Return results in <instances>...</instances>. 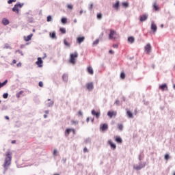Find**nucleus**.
Here are the masks:
<instances>
[{
    "label": "nucleus",
    "instance_id": "a19ab883",
    "mask_svg": "<svg viewBox=\"0 0 175 175\" xmlns=\"http://www.w3.org/2000/svg\"><path fill=\"white\" fill-rule=\"evenodd\" d=\"M120 78H122V79H125V73L121 72V74H120Z\"/></svg>",
    "mask_w": 175,
    "mask_h": 175
},
{
    "label": "nucleus",
    "instance_id": "2f4dec72",
    "mask_svg": "<svg viewBox=\"0 0 175 175\" xmlns=\"http://www.w3.org/2000/svg\"><path fill=\"white\" fill-rule=\"evenodd\" d=\"M23 92H24L23 91H20L19 92H18L16 94V98H20V96H21Z\"/></svg>",
    "mask_w": 175,
    "mask_h": 175
},
{
    "label": "nucleus",
    "instance_id": "f8f14e48",
    "mask_svg": "<svg viewBox=\"0 0 175 175\" xmlns=\"http://www.w3.org/2000/svg\"><path fill=\"white\" fill-rule=\"evenodd\" d=\"M159 89L163 91H167V85L166 83H164L163 85H159Z\"/></svg>",
    "mask_w": 175,
    "mask_h": 175
},
{
    "label": "nucleus",
    "instance_id": "ea45409f",
    "mask_svg": "<svg viewBox=\"0 0 175 175\" xmlns=\"http://www.w3.org/2000/svg\"><path fill=\"white\" fill-rule=\"evenodd\" d=\"M51 20H52L51 16L49 15V16H47L46 21H47L48 23H50V21H51Z\"/></svg>",
    "mask_w": 175,
    "mask_h": 175
},
{
    "label": "nucleus",
    "instance_id": "7ed1b4c3",
    "mask_svg": "<svg viewBox=\"0 0 175 175\" xmlns=\"http://www.w3.org/2000/svg\"><path fill=\"white\" fill-rule=\"evenodd\" d=\"M24 6V3H17L14 5V8H12V12L18 14L20 12V9Z\"/></svg>",
    "mask_w": 175,
    "mask_h": 175
},
{
    "label": "nucleus",
    "instance_id": "8fccbe9b",
    "mask_svg": "<svg viewBox=\"0 0 175 175\" xmlns=\"http://www.w3.org/2000/svg\"><path fill=\"white\" fill-rule=\"evenodd\" d=\"M115 105H116L117 106H118V105H120V100H116L115 102Z\"/></svg>",
    "mask_w": 175,
    "mask_h": 175
},
{
    "label": "nucleus",
    "instance_id": "f03ea898",
    "mask_svg": "<svg viewBox=\"0 0 175 175\" xmlns=\"http://www.w3.org/2000/svg\"><path fill=\"white\" fill-rule=\"evenodd\" d=\"M77 57H79V54L77 53V52H75L74 53H71L70 55V64H72V65H75V64H76V58H77Z\"/></svg>",
    "mask_w": 175,
    "mask_h": 175
},
{
    "label": "nucleus",
    "instance_id": "412c9836",
    "mask_svg": "<svg viewBox=\"0 0 175 175\" xmlns=\"http://www.w3.org/2000/svg\"><path fill=\"white\" fill-rule=\"evenodd\" d=\"M70 132H72V129H66L64 133L65 136L66 137L69 136Z\"/></svg>",
    "mask_w": 175,
    "mask_h": 175
},
{
    "label": "nucleus",
    "instance_id": "e433bc0d",
    "mask_svg": "<svg viewBox=\"0 0 175 175\" xmlns=\"http://www.w3.org/2000/svg\"><path fill=\"white\" fill-rule=\"evenodd\" d=\"M3 49H12V47H10L9 44H5Z\"/></svg>",
    "mask_w": 175,
    "mask_h": 175
},
{
    "label": "nucleus",
    "instance_id": "f704fd0d",
    "mask_svg": "<svg viewBox=\"0 0 175 175\" xmlns=\"http://www.w3.org/2000/svg\"><path fill=\"white\" fill-rule=\"evenodd\" d=\"M60 32H62V33H66V29L60 28Z\"/></svg>",
    "mask_w": 175,
    "mask_h": 175
},
{
    "label": "nucleus",
    "instance_id": "2eb2a0df",
    "mask_svg": "<svg viewBox=\"0 0 175 175\" xmlns=\"http://www.w3.org/2000/svg\"><path fill=\"white\" fill-rule=\"evenodd\" d=\"M151 29H152V31H153V32H157V25H155L154 21H152Z\"/></svg>",
    "mask_w": 175,
    "mask_h": 175
},
{
    "label": "nucleus",
    "instance_id": "393cba45",
    "mask_svg": "<svg viewBox=\"0 0 175 175\" xmlns=\"http://www.w3.org/2000/svg\"><path fill=\"white\" fill-rule=\"evenodd\" d=\"M126 114H127L129 118H133V114L130 111H127Z\"/></svg>",
    "mask_w": 175,
    "mask_h": 175
},
{
    "label": "nucleus",
    "instance_id": "aec40b11",
    "mask_svg": "<svg viewBox=\"0 0 175 175\" xmlns=\"http://www.w3.org/2000/svg\"><path fill=\"white\" fill-rule=\"evenodd\" d=\"M87 70L89 75H94V69L92 67H88Z\"/></svg>",
    "mask_w": 175,
    "mask_h": 175
},
{
    "label": "nucleus",
    "instance_id": "dca6fc26",
    "mask_svg": "<svg viewBox=\"0 0 175 175\" xmlns=\"http://www.w3.org/2000/svg\"><path fill=\"white\" fill-rule=\"evenodd\" d=\"M147 18H148V15L144 14V15L140 16V21L142 23H143L144 21H146V20H147Z\"/></svg>",
    "mask_w": 175,
    "mask_h": 175
},
{
    "label": "nucleus",
    "instance_id": "20e7f679",
    "mask_svg": "<svg viewBox=\"0 0 175 175\" xmlns=\"http://www.w3.org/2000/svg\"><path fill=\"white\" fill-rule=\"evenodd\" d=\"M143 167H146V162H139V164L133 165L135 170H142Z\"/></svg>",
    "mask_w": 175,
    "mask_h": 175
},
{
    "label": "nucleus",
    "instance_id": "37998d69",
    "mask_svg": "<svg viewBox=\"0 0 175 175\" xmlns=\"http://www.w3.org/2000/svg\"><path fill=\"white\" fill-rule=\"evenodd\" d=\"M97 18H98V20H100V19H102V14H97Z\"/></svg>",
    "mask_w": 175,
    "mask_h": 175
},
{
    "label": "nucleus",
    "instance_id": "39448f33",
    "mask_svg": "<svg viewBox=\"0 0 175 175\" xmlns=\"http://www.w3.org/2000/svg\"><path fill=\"white\" fill-rule=\"evenodd\" d=\"M117 32L113 29H110V33L109 34V39H117Z\"/></svg>",
    "mask_w": 175,
    "mask_h": 175
},
{
    "label": "nucleus",
    "instance_id": "bb28decb",
    "mask_svg": "<svg viewBox=\"0 0 175 175\" xmlns=\"http://www.w3.org/2000/svg\"><path fill=\"white\" fill-rule=\"evenodd\" d=\"M128 41L130 42V43H133V42H135V38L133 37H129L128 38Z\"/></svg>",
    "mask_w": 175,
    "mask_h": 175
},
{
    "label": "nucleus",
    "instance_id": "b1692460",
    "mask_svg": "<svg viewBox=\"0 0 175 175\" xmlns=\"http://www.w3.org/2000/svg\"><path fill=\"white\" fill-rule=\"evenodd\" d=\"M68 74H64L62 76V79L64 81H65L66 83L68 82Z\"/></svg>",
    "mask_w": 175,
    "mask_h": 175
},
{
    "label": "nucleus",
    "instance_id": "9b49d317",
    "mask_svg": "<svg viewBox=\"0 0 175 175\" xmlns=\"http://www.w3.org/2000/svg\"><path fill=\"white\" fill-rule=\"evenodd\" d=\"M107 116L109 117V118H113V116L116 117V116H117V112L109 111L107 112Z\"/></svg>",
    "mask_w": 175,
    "mask_h": 175
},
{
    "label": "nucleus",
    "instance_id": "de8ad7c7",
    "mask_svg": "<svg viewBox=\"0 0 175 175\" xmlns=\"http://www.w3.org/2000/svg\"><path fill=\"white\" fill-rule=\"evenodd\" d=\"M113 49H118V44H113Z\"/></svg>",
    "mask_w": 175,
    "mask_h": 175
},
{
    "label": "nucleus",
    "instance_id": "864d4df0",
    "mask_svg": "<svg viewBox=\"0 0 175 175\" xmlns=\"http://www.w3.org/2000/svg\"><path fill=\"white\" fill-rule=\"evenodd\" d=\"M78 114L79 116H83V112L81 111H79Z\"/></svg>",
    "mask_w": 175,
    "mask_h": 175
},
{
    "label": "nucleus",
    "instance_id": "4468645a",
    "mask_svg": "<svg viewBox=\"0 0 175 175\" xmlns=\"http://www.w3.org/2000/svg\"><path fill=\"white\" fill-rule=\"evenodd\" d=\"M108 144L111 146V148H113V150H116L117 148V146L113 143V141L111 139H109L108 141Z\"/></svg>",
    "mask_w": 175,
    "mask_h": 175
},
{
    "label": "nucleus",
    "instance_id": "e2e57ef3",
    "mask_svg": "<svg viewBox=\"0 0 175 175\" xmlns=\"http://www.w3.org/2000/svg\"><path fill=\"white\" fill-rule=\"evenodd\" d=\"M74 23H77V19H75V20H74Z\"/></svg>",
    "mask_w": 175,
    "mask_h": 175
},
{
    "label": "nucleus",
    "instance_id": "338daca9",
    "mask_svg": "<svg viewBox=\"0 0 175 175\" xmlns=\"http://www.w3.org/2000/svg\"><path fill=\"white\" fill-rule=\"evenodd\" d=\"M46 114H49V111H45Z\"/></svg>",
    "mask_w": 175,
    "mask_h": 175
},
{
    "label": "nucleus",
    "instance_id": "79ce46f5",
    "mask_svg": "<svg viewBox=\"0 0 175 175\" xmlns=\"http://www.w3.org/2000/svg\"><path fill=\"white\" fill-rule=\"evenodd\" d=\"M17 0H8V3L10 5L11 3H13V2H16Z\"/></svg>",
    "mask_w": 175,
    "mask_h": 175
},
{
    "label": "nucleus",
    "instance_id": "0e129e2a",
    "mask_svg": "<svg viewBox=\"0 0 175 175\" xmlns=\"http://www.w3.org/2000/svg\"><path fill=\"white\" fill-rule=\"evenodd\" d=\"M73 124H79V122H72Z\"/></svg>",
    "mask_w": 175,
    "mask_h": 175
},
{
    "label": "nucleus",
    "instance_id": "a18cd8bd",
    "mask_svg": "<svg viewBox=\"0 0 175 175\" xmlns=\"http://www.w3.org/2000/svg\"><path fill=\"white\" fill-rule=\"evenodd\" d=\"M67 8H68V9L72 10V9H73V5H72V4H69V5H67Z\"/></svg>",
    "mask_w": 175,
    "mask_h": 175
},
{
    "label": "nucleus",
    "instance_id": "5fc2aeb1",
    "mask_svg": "<svg viewBox=\"0 0 175 175\" xmlns=\"http://www.w3.org/2000/svg\"><path fill=\"white\" fill-rule=\"evenodd\" d=\"M88 151V150L87 149V148H83V152H87Z\"/></svg>",
    "mask_w": 175,
    "mask_h": 175
},
{
    "label": "nucleus",
    "instance_id": "774afa93",
    "mask_svg": "<svg viewBox=\"0 0 175 175\" xmlns=\"http://www.w3.org/2000/svg\"><path fill=\"white\" fill-rule=\"evenodd\" d=\"M90 120H91L92 122H94V118H91Z\"/></svg>",
    "mask_w": 175,
    "mask_h": 175
},
{
    "label": "nucleus",
    "instance_id": "c9c22d12",
    "mask_svg": "<svg viewBox=\"0 0 175 175\" xmlns=\"http://www.w3.org/2000/svg\"><path fill=\"white\" fill-rule=\"evenodd\" d=\"M8 96H9V94H8V93H5L3 94V98L4 99H8Z\"/></svg>",
    "mask_w": 175,
    "mask_h": 175
},
{
    "label": "nucleus",
    "instance_id": "a878e982",
    "mask_svg": "<svg viewBox=\"0 0 175 175\" xmlns=\"http://www.w3.org/2000/svg\"><path fill=\"white\" fill-rule=\"evenodd\" d=\"M115 140L117 143H122V139L120 137H116Z\"/></svg>",
    "mask_w": 175,
    "mask_h": 175
},
{
    "label": "nucleus",
    "instance_id": "c756f323",
    "mask_svg": "<svg viewBox=\"0 0 175 175\" xmlns=\"http://www.w3.org/2000/svg\"><path fill=\"white\" fill-rule=\"evenodd\" d=\"M64 43L65 44V46H67V47H70V44H69V42H68V41L66 40H64Z\"/></svg>",
    "mask_w": 175,
    "mask_h": 175
},
{
    "label": "nucleus",
    "instance_id": "6e6552de",
    "mask_svg": "<svg viewBox=\"0 0 175 175\" xmlns=\"http://www.w3.org/2000/svg\"><path fill=\"white\" fill-rule=\"evenodd\" d=\"M92 116H94L96 117V118L98 119L100 117V111L96 112L95 109H92Z\"/></svg>",
    "mask_w": 175,
    "mask_h": 175
},
{
    "label": "nucleus",
    "instance_id": "680f3d73",
    "mask_svg": "<svg viewBox=\"0 0 175 175\" xmlns=\"http://www.w3.org/2000/svg\"><path fill=\"white\" fill-rule=\"evenodd\" d=\"M86 122H90V118H87Z\"/></svg>",
    "mask_w": 175,
    "mask_h": 175
},
{
    "label": "nucleus",
    "instance_id": "a211bd4d",
    "mask_svg": "<svg viewBox=\"0 0 175 175\" xmlns=\"http://www.w3.org/2000/svg\"><path fill=\"white\" fill-rule=\"evenodd\" d=\"M85 39V38H84V37H79L77 38V43L81 44V43H83V42H84Z\"/></svg>",
    "mask_w": 175,
    "mask_h": 175
},
{
    "label": "nucleus",
    "instance_id": "c03bdc74",
    "mask_svg": "<svg viewBox=\"0 0 175 175\" xmlns=\"http://www.w3.org/2000/svg\"><path fill=\"white\" fill-rule=\"evenodd\" d=\"M118 128H119L120 131H122V129L124 128V126H122V124H119Z\"/></svg>",
    "mask_w": 175,
    "mask_h": 175
},
{
    "label": "nucleus",
    "instance_id": "6ab92c4d",
    "mask_svg": "<svg viewBox=\"0 0 175 175\" xmlns=\"http://www.w3.org/2000/svg\"><path fill=\"white\" fill-rule=\"evenodd\" d=\"M49 36L51 38V39H57V35L55 34V31L50 33Z\"/></svg>",
    "mask_w": 175,
    "mask_h": 175
},
{
    "label": "nucleus",
    "instance_id": "4c0bfd02",
    "mask_svg": "<svg viewBox=\"0 0 175 175\" xmlns=\"http://www.w3.org/2000/svg\"><path fill=\"white\" fill-rule=\"evenodd\" d=\"M164 158L165 161H169V158H170V156H169V154H166Z\"/></svg>",
    "mask_w": 175,
    "mask_h": 175
},
{
    "label": "nucleus",
    "instance_id": "1a4fd4ad",
    "mask_svg": "<svg viewBox=\"0 0 175 175\" xmlns=\"http://www.w3.org/2000/svg\"><path fill=\"white\" fill-rule=\"evenodd\" d=\"M45 104H46V106H47L48 107H51L54 105V101L51 100L50 99H48L46 101H45Z\"/></svg>",
    "mask_w": 175,
    "mask_h": 175
},
{
    "label": "nucleus",
    "instance_id": "13d9d810",
    "mask_svg": "<svg viewBox=\"0 0 175 175\" xmlns=\"http://www.w3.org/2000/svg\"><path fill=\"white\" fill-rule=\"evenodd\" d=\"M93 6H94V5H93V4H91L90 6V8H89V9H90V10L92 9Z\"/></svg>",
    "mask_w": 175,
    "mask_h": 175
},
{
    "label": "nucleus",
    "instance_id": "6e6d98bb",
    "mask_svg": "<svg viewBox=\"0 0 175 175\" xmlns=\"http://www.w3.org/2000/svg\"><path fill=\"white\" fill-rule=\"evenodd\" d=\"M109 54H114V51L113 50H109Z\"/></svg>",
    "mask_w": 175,
    "mask_h": 175
},
{
    "label": "nucleus",
    "instance_id": "052dcab7",
    "mask_svg": "<svg viewBox=\"0 0 175 175\" xmlns=\"http://www.w3.org/2000/svg\"><path fill=\"white\" fill-rule=\"evenodd\" d=\"M16 62H17V61H16V59H14V60L12 61V64H16Z\"/></svg>",
    "mask_w": 175,
    "mask_h": 175
},
{
    "label": "nucleus",
    "instance_id": "9d476101",
    "mask_svg": "<svg viewBox=\"0 0 175 175\" xmlns=\"http://www.w3.org/2000/svg\"><path fill=\"white\" fill-rule=\"evenodd\" d=\"M36 64L39 68H42L43 66V60H42V58L38 57Z\"/></svg>",
    "mask_w": 175,
    "mask_h": 175
},
{
    "label": "nucleus",
    "instance_id": "72a5a7b5",
    "mask_svg": "<svg viewBox=\"0 0 175 175\" xmlns=\"http://www.w3.org/2000/svg\"><path fill=\"white\" fill-rule=\"evenodd\" d=\"M98 43H99V39H97L93 42V46H96Z\"/></svg>",
    "mask_w": 175,
    "mask_h": 175
},
{
    "label": "nucleus",
    "instance_id": "69168bd1",
    "mask_svg": "<svg viewBox=\"0 0 175 175\" xmlns=\"http://www.w3.org/2000/svg\"><path fill=\"white\" fill-rule=\"evenodd\" d=\"M44 118H47V116L46 115H44Z\"/></svg>",
    "mask_w": 175,
    "mask_h": 175
},
{
    "label": "nucleus",
    "instance_id": "ddd939ff",
    "mask_svg": "<svg viewBox=\"0 0 175 175\" xmlns=\"http://www.w3.org/2000/svg\"><path fill=\"white\" fill-rule=\"evenodd\" d=\"M1 23L3 25H9L10 23V22L6 18H3L1 21Z\"/></svg>",
    "mask_w": 175,
    "mask_h": 175
},
{
    "label": "nucleus",
    "instance_id": "cd10ccee",
    "mask_svg": "<svg viewBox=\"0 0 175 175\" xmlns=\"http://www.w3.org/2000/svg\"><path fill=\"white\" fill-rule=\"evenodd\" d=\"M122 5L124 8H129V3H128V2H124V3H122Z\"/></svg>",
    "mask_w": 175,
    "mask_h": 175
},
{
    "label": "nucleus",
    "instance_id": "4be33fe9",
    "mask_svg": "<svg viewBox=\"0 0 175 175\" xmlns=\"http://www.w3.org/2000/svg\"><path fill=\"white\" fill-rule=\"evenodd\" d=\"M120 6V1H117L115 4L113 5V8H116V10H118Z\"/></svg>",
    "mask_w": 175,
    "mask_h": 175
},
{
    "label": "nucleus",
    "instance_id": "603ef678",
    "mask_svg": "<svg viewBox=\"0 0 175 175\" xmlns=\"http://www.w3.org/2000/svg\"><path fill=\"white\" fill-rule=\"evenodd\" d=\"M16 53H19V54H21V55H24L21 51H16Z\"/></svg>",
    "mask_w": 175,
    "mask_h": 175
},
{
    "label": "nucleus",
    "instance_id": "49530a36",
    "mask_svg": "<svg viewBox=\"0 0 175 175\" xmlns=\"http://www.w3.org/2000/svg\"><path fill=\"white\" fill-rule=\"evenodd\" d=\"M71 132H72L73 135H76V130L75 129H71Z\"/></svg>",
    "mask_w": 175,
    "mask_h": 175
},
{
    "label": "nucleus",
    "instance_id": "f3484780",
    "mask_svg": "<svg viewBox=\"0 0 175 175\" xmlns=\"http://www.w3.org/2000/svg\"><path fill=\"white\" fill-rule=\"evenodd\" d=\"M107 128H108L107 124H103L100 126V129L101 131H103V132H105V131H107Z\"/></svg>",
    "mask_w": 175,
    "mask_h": 175
},
{
    "label": "nucleus",
    "instance_id": "7c9ffc66",
    "mask_svg": "<svg viewBox=\"0 0 175 175\" xmlns=\"http://www.w3.org/2000/svg\"><path fill=\"white\" fill-rule=\"evenodd\" d=\"M6 84H8V80H5L3 83H1L0 82V85H1V88L3 87V85H6Z\"/></svg>",
    "mask_w": 175,
    "mask_h": 175
},
{
    "label": "nucleus",
    "instance_id": "0eeeda50",
    "mask_svg": "<svg viewBox=\"0 0 175 175\" xmlns=\"http://www.w3.org/2000/svg\"><path fill=\"white\" fill-rule=\"evenodd\" d=\"M88 91H92L94 90V83L90 82L86 84Z\"/></svg>",
    "mask_w": 175,
    "mask_h": 175
},
{
    "label": "nucleus",
    "instance_id": "473e14b6",
    "mask_svg": "<svg viewBox=\"0 0 175 175\" xmlns=\"http://www.w3.org/2000/svg\"><path fill=\"white\" fill-rule=\"evenodd\" d=\"M53 154L54 157H57L58 155V150H57V149H55L53 150Z\"/></svg>",
    "mask_w": 175,
    "mask_h": 175
},
{
    "label": "nucleus",
    "instance_id": "4d7b16f0",
    "mask_svg": "<svg viewBox=\"0 0 175 175\" xmlns=\"http://www.w3.org/2000/svg\"><path fill=\"white\" fill-rule=\"evenodd\" d=\"M142 154H139V161H142Z\"/></svg>",
    "mask_w": 175,
    "mask_h": 175
},
{
    "label": "nucleus",
    "instance_id": "5701e85b",
    "mask_svg": "<svg viewBox=\"0 0 175 175\" xmlns=\"http://www.w3.org/2000/svg\"><path fill=\"white\" fill-rule=\"evenodd\" d=\"M32 34H30L29 36H27V37H25V42H29V40H31V39H32Z\"/></svg>",
    "mask_w": 175,
    "mask_h": 175
},
{
    "label": "nucleus",
    "instance_id": "58836bf2",
    "mask_svg": "<svg viewBox=\"0 0 175 175\" xmlns=\"http://www.w3.org/2000/svg\"><path fill=\"white\" fill-rule=\"evenodd\" d=\"M153 8L154 10H158V5H157V3H154Z\"/></svg>",
    "mask_w": 175,
    "mask_h": 175
},
{
    "label": "nucleus",
    "instance_id": "423d86ee",
    "mask_svg": "<svg viewBox=\"0 0 175 175\" xmlns=\"http://www.w3.org/2000/svg\"><path fill=\"white\" fill-rule=\"evenodd\" d=\"M144 50H145V53H146V54H150V53H151V44L150 43H148L144 46Z\"/></svg>",
    "mask_w": 175,
    "mask_h": 175
},
{
    "label": "nucleus",
    "instance_id": "c85d7f7f",
    "mask_svg": "<svg viewBox=\"0 0 175 175\" xmlns=\"http://www.w3.org/2000/svg\"><path fill=\"white\" fill-rule=\"evenodd\" d=\"M62 24H66V23H68V18H62Z\"/></svg>",
    "mask_w": 175,
    "mask_h": 175
},
{
    "label": "nucleus",
    "instance_id": "3c124183",
    "mask_svg": "<svg viewBox=\"0 0 175 175\" xmlns=\"http://www.w3.org/2000/svg\"><path fill=\"white\" fill-rule=\"evenodd\" d=\"M17 68H21V62H19L16 64Z\"/></svg>",
    "mask_w": 175,
    "mask_h": 175
},
{
    "label": "nucleus",
    "instance_id": "f257e3e1",
    "mask_svg": "<svg viewBox=\"0 0 175 175\" xmlns=\"http://www.w3.org/2000/svg\"><path fill=\"white\" fill-rule=\"evenodd\" d=\"M10 163H12V152L10 151H8L5 152V158L4 160V163L3 165L5 172H6L8 169H9Z\"/></svg>",
    "mask_w": 175,
    "mask_h": 175
},
{
    "label": "nucleus",
    "instance_id": "bf43d9fd",
    "mask_svg": "<svg viewBox=\"0 0 175 175\" xmlns=\"http://www.w3.org/2000/svg\"><path fill=\"white\" fill-rule=\"evenodd\" d=\"M83 10H81L80 12H79V14H80V16H81V14H83Z\"/></svg>",
    "mask_w": 175,
    "mask_h": 175
},
{
    "label": "nucleus",
    "instance_id": "09e8293b",
    "mask_svg": "<svg viewBox=\"0 0 175 175\" xmlns=\"http://www.w3.org/2000/svg\"><path fill=\"white\" fill-rule=\"evenodd\" d=\"M38 85H39V87H43V82L40 81V82L38 83Z\"/></svg>",
    "mask_w": 175,
    "mask_h": 175
}]
</instances>
